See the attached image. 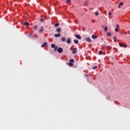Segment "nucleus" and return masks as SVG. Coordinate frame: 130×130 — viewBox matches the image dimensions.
Instances as JSON below:
<instances>
[{"instance_id":"obj_24","label":"nucleus","mask_w":130,"mask_h":130,"mask_svg":"<svg viewBox=\"0 0 130 130\" xmlns=\"http://www.w3.org/2000/svg\"><path fill=\"white\" fill-rule=\"evenodd\" d=\"M66 3L67 4H69V3H71V0H67Z\"/></svg>"},{"instance_id":"obj_14","label":"nucleus","mask_w":130,"mask_h":130,"mask_svg":"<svg viewBox=\"0 0 130 130\" xmlns=\"http://www.w3.org/2000/svg\"><path fill=\"white\" fill-rule=\"evenodd\" d=\"M86 40L87 42H91V39L90 38H87L86 39Z\"/></svg>"},{"instance_id":"obj_19","label":"nucleus","mask_w":130,"mask_h":130,"mask_svg":"<svg viewBox=\"0 0 130 130\" xmlns=\"http://www.w3.org/2000/svg\"><path fill=\"white\" fill-rule=\"evenodd\" d=\"M24 25L25 26H29V22H26L25 23H24Z\"/></svg>"},{"instance_id":"obj_18","label":"nucleus","mask_w":130,"mask_h":130,"mask_svg":"<svg viewBox=\"0 0 130 130\" xmlns=\"http://www.w3.org/2000/svg\"><path fill=\"white\" fill-rule=\"evenodd\" d=\"M51 47H52V48H54V47H55V44H52L51 45Z\"/></svg>"},{"instance_id":"obj_5","label":"nucleus","mask_w":130,"mask_h":130,"mask_svg":"<svg viewBox=\"0 0 130 130\" xmlns=\"http://www.w3.org/2000/svg\"><path fill=\"white\" fill-rule=\"evenodd\" d=\"M119 46L121 47L126 48L127 47V45H123V44H119Z\"/></svg>"},{"instance_id":"obj_9","label":"nucleus","mask_w":130,"mask_h":130,"mask_svg":"<svg viewBox=\"0 0 130 130\" xmlns=\"http://www.w3.org/2000/svg\"><path fill=\"white\" fill-rule=\"evenodd\" d=\"M47 45V42H45L42 45H41V47H45V46H46Z\"/></svg>"},{"instance_id":"obj_25","label":"nucleus","mask_w":130,"mask_h":130,"mask_svg":"<svg viewBox=\"0 0 130 130\" xmlns=\"http://www.w3.org/2000/svg\"><path fill=\"white\" fill-rule=\"evenodd\" d=\"M84 6L85 7L88 6V4L87 3V2H85V3H84Z\"/></svg>"},{"instance_id":"obj_16","label":"nucleus","mask_w":130,"mask_h":130,"mask_svg":"<svg viewBox=\"0 0 130 130\" xmlns=\"http://www.w3.org/2000/svg\"><path fill=\"white\" fill-rule=\"evenodd\" d=\"M74 42L75 44H78V43H79V41H78V40H74Z\"/></svg>"},{"instance_id":"obj_30","label":"nucleus","mask_w":130,"mask_h":130,"mask_svg":"<svg viewBox=\"0 0 130 130\" xmlns=\"http://www.w3.org/2000/svg\"><path fill=\"white\" fill-rule=\"evenodd\" d=\"M111 14H112V13H111V12H109V16H111Z\"/></svg>"},{"instance_id":"obj_23","label":"nucleus","mask_w":130,"mask_h":130,"mask_svg":"<svg viewBox=\"0 0 130 130\" xmlns=\"http://www.w3.org/2000/svg\"><path fill=\"white\" fill-rule=\"evenodd\" d=\"M99 15V12H95V16H98Z\"/></svg>"},{"instance_id":"obj_6","label":"nucleus","mask_w":130,"mask_h":130,"mask_svg":"<svg viewBox=\"0 0 130 130\" xmlns=\"http://www.w3.org/2000/svg\"><path fill=\"white\" fill-rule=\"evenodd\" d=\"M56 32H57L58 33L59 32H61V28H60V27H58L56 29Z\"/></svg>"},{"instance_id":"obj_7","label":"nucleus","mask_w":130,"mask_h":130,"mask_svg":"<svg viewBox=\"0 0 130 130\" xmlns=\"http://www.w3.org/2000/svg\"><path fill=\"white\" fill-rule=\"evenodd\" d=\"M75 37L77 39H81V38H82V37H81V36H80L79 35H75Z\"/></svg>"},{"instance_id":"obj_13","label":"nucleus","mask_w":130,"mask_h":130,"mask_svg":"<svg viewBox=\"0 0 130 130\" xmlns=\"http://www.w3.org/2000/svg\"><path fill=\"white\" fill-rule=\"evenodd\" d=\"M61 40L62 42H64L66 41V38L64 37H62Z\"/></svg>"},{"instance_id":"obj_15","label":"nucleus","mask_w":130,"mask_h":130,"mask_svg":"<svg viewBox=\"0 0 130 130\" xmlns=\"http://www.w3.org/2000/svg\"><path fill=\"white\" fill-rule=\"evenodd\" d=\"M67 43L68 44H70L71 43V39H68L67 40Z\"/></svg>"},{"instance_id":"obj_32","label":"nucleus","mask_w":130,"mask_h":130,"mask_svg":"<svg viewBox=\"0 0 130 130\" xmlns=\"http://www.w3.org/2000/svg\"><path fill=\"white\" fill-rule=\"evenodd\" d=\"M117 38H116V37H114V39H116Z\"/></svg>"},{"instance_id":"obj_17","label":"nucleus","mask_w":130,"mask_h":130,"mask_svg":"<svg viewBox=\"0 0 130 130\" xmlns=\"http://www.w3.org/2000/svg\"><path fill=\"white\" fill-rule=\"evenodd\" d=\"M107 36H108L109 37H110V36H111V33H110V32H107Z\"/></svg>"},{"instance_id":"obj_8","label":"nucleus","mask_w":130,"mask_h":130,"mask_svg":"<svg viewBox=\"0 0 130 130\" xmlns=\"http://www.w3.org/2000/svg\"><path fill=\"white\" fill-rule=\"evenodd\" d=\"M40 33H42V32H43L44 31V29H43V26H41V29L39 30Z\"/></svg>"},{"instance_id":"obj_20","label":"nucleus","mask_w":130,"mask_h":130,"mask_svg":"<svg viewBox=\"0 0 130 130\" xmlns=\"http://www.w3.org/2000/svg\"><path fill=\"white\" fill-rule=\"evenodd\" d=\"M59 26V23H56L54 24L55 27H58Z\"/></svg>"},{"instance_id":"obj_27","label":"nucleus","mask_w":130,"mask_h":130,"mask_svg":"<svg viewBox=\"0 0 130 130\" xmlns=\"http://www.w3.org/2000/svg\"><path fill=\"white\" fill-rule=\"evenodd\" d=\"M37 28H38L37 25H35V26H34V29H35V30H37Z\"/></svg>"},{"instance_id":"obj_29","label":"nucleus","mask_w":130,"mask_h":130,"mask_svg":"<svg viewBox=\"0 0 130 130\" xmlns=\"http://www.w3.org/2000/svg\"><path fill=\"white\" fill-rule=\"evenodd\" d=\"M97 68L98 67L96 66L93 67V70H96V69H97Z\"/></svg>"},{"instance_id":"obj_12","label":"nucleus","mask_w":130,"mask_h":130,"mask_svg":"<svg viewBox=\"0 0 130 130\" xmlns=\"http://www.w3.org/2000/svg\"><path fill=\"white\" fill-rule=\"evenodd\" d=\"M54 36L57 38L60 36V33H58V34H55Z\"/></svg>"},{"instance_id":"obj_26","label":"nucleus","mask_w":130,"mask_h":130,"mask_svg":"<svg viewBox=\"0 0 130 130\" xmlns=\"http://www.w3.org/2000/svg\"><path fill=\"white\" fill-rule=\"evenodd\" d=\"M40 22H41L42 23H43V22H44V20H43V19H40Z\"/></svg>"},{"instance_id":"obj_10","label":"nucleus","mask_w":130,"mask_h":130,"mask_svg":"<svg viewBox=\"0 0 130 130\" xmlns=\"http://www.w3.org/2000/svg\"><path fill=\"white\" fill-rule=\"evenodd\" d=\"M91 38H92V39H97V38H98V37L94 35H92Z\"/></svg>"},{"instance_id":"obj_31","label":"nucleus","mask_w":130,"mask_h":130,"mask_svg":"<svg viewBox=\"0 0 130 130\" xmlns=\"http://www.w3.org/2000/svg\"><path fill=\"white\" fill-rule=\"evenodd\" d=\"M84 76H85V77H88V75H87V74H84Z\"/></svg>"},{"instance_id":"obj_21","label":"nucleus","mask_w":130,"mask_h":130,"mask_svg":"<svg viewBox=\"0 0 130 130\" xmlns=\"http://www.w3.org/2000/svg\"><path fill=\"white\" fill-rule=\"evenodd\" d=\"M102 53H103V52L102 51H100L99 52V54H100V55H101V54H102Z\"/></svg>"},{"instance_id":"obj_28","label":"nucleus","mask_w":130,"mask_h":130,"mask_svg":"<svg viewBox=\"0 0 130 130\" xmlns=\"http://www.w3.org/2000/svg\"><path fill=\"white\" fill-rule=\"evenodd\" d=\"M54 48V51H55V50H56L57 49V47H55Z\"/></svg>"},{"instance_id":"obj_22","label":"nucleus","mask_w":130,"mask_h":130,"mask_svg":"<svg viewBox=\"0 0 130 130\" xmlns=\"http://www.w3.org/2000/svg\"><path fill=\"white\" fill-rule=\"evenodd\" d=\"M104 31L105 32H107V26L105 27Z\"/></svg>"},{"instance_id":"obj_2","label":"nucleus","mask_w":130,"mask_h":130,"mask_svg":"<svg viewBox=\"0 0 130 130\" xmlns=\"http://www.w3.org/2000/svg\"><path fill=\"white\" fill-rule=\"evenodd\" d=\"M77 51H78V48H74L72 49V53L73 54H76V53H77Z\"/></svg>"},{"instance_id":"obj_33","label":"nucleus","mask_w":130,"mask_h":130,"mask_svg":"<svg viewBox=\"0 0 130 130\" xmlns=\"http://www.w3.org/2000/svg\"><path fill=\"white\" fill-rule=\"evenodd\" d=\"M102 27H103V28L104 27V26H103Z\"/></svg>"},{"instance_id":"obj_4","label":"nucleus","mask_w":130,"mask_h":130,"mask_svg":"<svg viewBox=\"0 0 130 130\" xmlns=\"http://www.w3.org/2000/svg\"><path fill=\"white\" fill-rule=\"evenodd\" d=\"M119 29V25L116 24V28H115V31L118 32V29Z\"/></svg>"},{"instance_id":"obj_11","label":"nucleus","mask_w":130,"mask_h":130,"mask_svg":"<svg viewBox=\"0 0 130 130\" xmlns=\"http://www.w3.org/2000/svg\"><path fill=\"white\" fill-rule=\"evenodd\" d=\"M123 6V2H121V3H120V4H119V6L118 8H120V7Z\"/></svg>"},{"instance_id":"obj_1","label":"nucleus","mask_w":130,"mask_h":130,"mask_svg":"<svg viewBox=\"0 0 130 130\" xmlns=\"http://www.w3.org/2000/svg\"><path fill=\"white\" fill-rule=\"evenodd\" d=\"M74 61H75V60H74V59H70V62L69 63H67V64H68V66H69V67H73V66H74V64L73 63Z\"/></svg>"},{"instance_id":"obj_3","label":"nucleus","mask_w":130,"mask_h":130,"mask_svg":"<svg viewBox=\"0 0 130 130\" xmlns=\"http://www.w3.org/2000/svg\"><path fill=\"white\" fill-rule=\"evenodd\" d=\"M62 51H63L62 48L60 47L57 49V52H58V53H61Z\"/></svg>"}]
</instances>
